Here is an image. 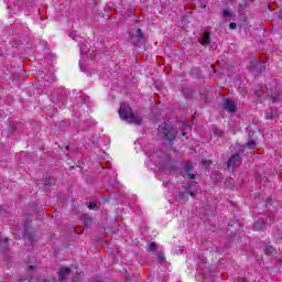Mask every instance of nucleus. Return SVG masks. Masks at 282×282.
Returning a JSON list of instances; mask_svg holds the SVG:
<instances>
[{"label": "nucleus", "instance_id": "obj_23", "mask_svg": "<svg viewBox=\"0 0 282 282\" xmlns=\"http://www.w3.org/2000/svg\"><path fill=\"white\" fill-rule=\"evenodd\" d=\"M94 206H96V204L90 203L89 206H88V208H94Z\"/></svg>", "mask_w": 282, "mask_h": 282}, {"label": "nucleus", "instance_id": "obj_28", "mask_svg": "<svg viewBox=\"0 0 282 282\" xmlns=\"http://www.w3.org/2000/svg\"><path fill=\"white\" fill-rule=\"evenodd\" d=\"M66 149H69V145H67Z\"/></svg>", "mask_w": 282, "mask_h": 282}, {"label": "nucleus", "instance_id": "obj_4", "mask_svg": "<svg viewBox=\"0 0 282 282\" xmlns=\"http://www.w3.org/2000/svg\"><path fill=\"white\" fill-rule=\"evenodd\" d=\"M191 171H193V161H187L184 165V173L189 180H195L197 177L196 174H191Z\"/></svg>", "mask_w": 282, "mask_h": 282}, {"label": "nucleus", "instance_id": "obj_18", "mask_svg": "<svg viewBox=\"0 0 282 282\" xmlns=\"http://www.w3.org/2000/svg\"><path fill=\"white\" fill-rule=\"evenodd\" d=\"M203 166H210V164H213L212 160H203L202 161Z\"/></svg>", "mask_w": 282, "mask_h": 282}, {"label": "nucleus", "instance_id": "obj_11", "mask_svg": "<svg viewBox=\"0 0 282 282\" xmlns=\"http://www.w3.org/2000/svg\"><path fill=\"white\" fill-rule=\"evenodd\" d=\"M265 254H268L269 257H274V254H276V249H274V247L268 245L265 247Z\"/></svg>", "mask_w": 282, "mask_h": 282}, {"label": "nucleus", "instance_id": "obj_9", "mask_svg": "<svg viewBox=\"0 0 282 282\" xmlns=\"http://www.w3.org/2000/svg\"><path fill=\"white\" fill-rule=\"evenodd\" d=\"M200 45H204V47L210 45V33L208 31H205L203 33V40L200 42Z\"/></svg>", "mask_w": 282, "mask_h": 282}, {"label": "nucleus", "instance_id": "obj_16", "mask_svg": "<svg viewBox=\"0 0 282 282\" xmlns=\"http://www.w3.org/2000/svg\"><path fill=\"white\" fill-rule=\"evenodd\" d=\"M214 135H216V138H221V135H224V130H214Z\"/></svg>", "mask_w": 282, "mask_h": 282}, {"label": "nucleus", "instance_id": "obj_15", "mask_svg": "<svg viewBox=\"0 0 282 282\" xmlns=\"http://www.w3.org/2000/svg\"><path fill=\"white\" fill-rule=\"evenodd\" d=\"M248 149H254L257 147V143L254 140H249L247 143Z\"/></svg>", "mask_w": 282, "mask_h": 282}, {"label": "nucleus", "instance_id": "obj_17", "mask_svg": "<svg viewBox=\"0 0 282 282\" xmlns=\"http://www.w3.org/2000/svg\"><path fill=\"white\" fill-rule=\"evenodd\" d=\"M158 260L159 261H166V256H164V253H162V252H159Z\"/></svg>", "mask_w": 282, "mask_h": 282}, {"label": "nucleus", "instance_id": "obj_19", "mask_svg": "<svg viewBox=\"0 0 282 282\" xmlns=\"http://www.w3.org/2000/svg\"><path fill=\"white\" fill-rule=\"evenodd\" d=\"M137 36H139V39H144V34L142 33L141 29L137 30Z\"/></svg>", "mask_w": 282, "mask_h": 282}, {"label": "nucleus", "instance_id": "obj_20", "mask_svg": "<svg viewBox=\"0 0 282 282\" xmlns=\"http://www.w3.org/2000/svg\"><path fill=\"white\" fill-rule=\"evenodd\" d=\"M229 30H237V23L235 22L229 23Z\"/></svg>", "mask_w": 282, "mask_h": 282}, {"label": "nucleus", "instance_id": "obj_6", "mask_svg": "<svg viewBox=\"0 0 282 282\" xmlns=\"http://www.w3.org/2000/svg\"><path fill=\"white\" fill-rule=\"evenodd\" d=\"M72 272V268L69 267H63L58 271V279L59 281H65V276Z\"/></svg>", "mask_w": 282, "mask_h": 282}, {"label": "nucleus", "instance_id": "obj_26", "mask_svg": "<svg viewBox=\"0 0 282 282\" xmlns=\"http://www.w3.org/2000/svg\"><path fill=\"white\" fill-rule=\"evenodd\" d=\"M183 135H186V132H183Z\"/></svg>", "mask_w": 282, "mask_h": 282}, {"label": "nucleus", "instance_id": "obj_7", "mask_svg": "<svg viewBox=\"0 0 282 282\" xmlns=\"http://www.w3.org/2000/svg\"><path fill=\"white\" fill-rule=\"evenodd\" d=\"M279 116H280V112L272 109L267 110L264 113L265 120H274V118H279Z\"/></svg>", "mask_w": 282, "mask_h": 282}, {"label": "nucleus", "instance_id": "obj_24", "mask_svg": "<svg viewBox=\"0 0 282 282\" xmlns=\"http://www.w3.org/2000/svg\"><path fill=\"white\" fill-rule=\"evenodd\" d=\"M29 268H30V270H34V265H30Z\"/></svg>", "mask_w": 282, "mask_h": 282}, {"label": "nucleus", "instance_id": "obj_3", "mask_svg": "<svg viewBox=\"0 0 282 282\" xmlns=\"http://www.w3.org/2000/svg\"><path fill=\"white\" fill-rule=\"evenodd\" d=\"M241 155L239 153H236L231 155L227 162V169L228 171H235L238 166H241Z\"/></svg>", "mask_w": 282, "mask_h": 282}, {"label": "nucleus", "instance_id": "obj_25", "mask_svg": "<svg viewBox=\"0 0 282 282\" xmlns=\"http://www.w3.org/2000/svg\"><path fill=\"white\" fill-rule=\"evenodd\" d=\"M44 282H50V280H44Z\"/></svg>", "mask_w": 282, "mask_h": 282}, {"label": "nucleus", "instance_id": "obj_5", "mask_svg": "<svg viewBox=\"0 0 282 282\" xmlns=\"http://www.w3.org/2000/svg\"><path fill=\"white\" fill-rule=\"evenodd\" d=\"M224 109L225 111H229V113H235V111H237V106L232 100L226 99L224 102Z\"/></svg>", "mask_w": 282, "mask_h": 282}, {"label": "nucleus", "instance_id": "obj_22", "mask_svg": "<svg viewBox=\"0 0 282 282\" xmlns=\"http://www.w3.org/2000/svg\"><path fill=\"white\" fill-rule=\"evenodd\" d=\"M189 197H193V199H195L196 195L194 194V192H188Z\"/></svg>", "mask_w": 282, "mask_h": 282}, {"label": "nucleus", "instance_id": "obj_8", "mask_svg": "<svg viewBox=\"0 0 282 282\" xmlns=\"http://www.w3.org/2000/svg\"><path fill=\"white\" fill-rule=\"evenodd\" d=\"M254 66H250L249 69L250 72H254V67H258V72H260V74H263L265 73V69H267V64L265 62H262L260 65L254 63L253 64Z\"/></svg>", "mask_w": 282, "mask_h": 282}, {"label": "nucleus", "instance_id": "obj_27", "mask_svg": "<svg viewBox=\"0 0 282 282\" xmlns=\"http://www.w3.org/2000/svg\"><path fill=\"white\" fill-rule=\"evenodd\" d=\"M74 169V166H70V171Z\"/></svg>", "mask_w": 282, "mask_h": 282}, {"label": "nucleus", "instance_id": "obj_13", "mask_svg": "<svg viewBox=\"0 0 282 282\" xmlns=\"http://www.w3.org/2000/svg\"><path fill=\"white\" fill-rule=\"evenodd\" d=\"M155 250H158V243L151 242L148 247V252H155Z\"/></svg>", "mask_w": 282, "mask_h": 282}, {"label": "nucleus", "instance_id": "obj_21", "mask_svg": "<svg viewBox=\"0 0 282 282\" xmlns=\"http://www.w3.org/2000/svg\"><path fill=\"white\" fill-rule=\"evenodd\" d=\"M223 17H230V12L228 10L223 11Z\"/></svg>", "mask_w": 282, "mask_h": 282}, {"label": "nucleus", "instance_id": "obj_12", "mask_svg": "<svg viewBox=\"0 0 282 282\" xmlns=\"http://www.w3.org/2000/svg\"><path fill=\"white\" fill-rule=\"evenodd\" d=\"M265 226V223L258 220L253 224V230H262V228Z\"/></svg>", "mask_w": 282, "mask_h": 282}, {"label": "nucleus", "instance_id": "obj_14", "mask_svg": "<svg viewBox=\"0 0 282 282\" xmlns=\"http://www.w3.org/2000/svg\"><path fill=\"white\" fill-rule=\"evenodd\" d=\"M8 243H10V239H8V238L0 240L1 248H7Z\"/></svg>", "mask_w": 282, "mask_h": 282}, {"label": "nucleus", "instance_id": "obj_2", "mask_svg": "<svg viewBox=\"0 0 282 282\" xmlns=\"http://www.w3.org/2000/svg\"><path fill=\"white\" fill-rule=\"evenodd\" d=\"M158 134L163 140H166L169 142L170 147H173L175 144V140H177V131L176 129L170 124V123H161L158 128Z\"/></svg>", "mask_w": 282, "mask_h": 282}, {"label": "nucleus", "instance_id": "obj_1", "mask_svg": "<svg viewBox=\"0 0 282 282\" xmlns=\"http://www.w3.org/2000/svg\"><path fill=\"white\" fill-rule=\"evenodd\" d=\"M119 116L121 120H124L129 124H142V117L133 113V108L127 104H121L119 108Z\"/></svg>", "mask_w": 282, "mask_h": 282}, {"label": "nucleus", "instance_id": "obj_10", "mask_svg": "<svg viewBox=\"0 0 282 282\" xmlns=\"http://www.w3.org/2000/svg\"><path fill=\"white\" fill-rule=\"evenodd\" d=\"M270 98L273 105L274 102H279V100H282V90L280 93H274Z\"/></svg>", "mask_w": 282, "mask_h": 282}]
</instances>
